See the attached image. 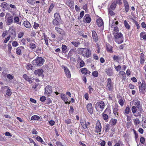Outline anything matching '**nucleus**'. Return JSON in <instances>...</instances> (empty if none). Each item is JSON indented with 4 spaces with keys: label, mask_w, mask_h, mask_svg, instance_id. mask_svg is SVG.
Listing matches in <instances>:
<instances>
[{
    "label": "nucleus",
    "mask_w": 146,
    "mask_h": 146,
    "mask_svg": "<svg viewBox=\"0 0 146 146\" xmlns=\"http://www.w3.org/2000/svg\"><path fill=\"white\" fill-rule=\"evenodd\" d=\"M78 53L84 58H89L91 55V52L89 48H79L78 49Z\"/></svg>",
    "instance_id": "nucleus-1"
},
{
    "label": "nucleus",
    "mask_w": 146,
    "mask_h": 146,
    "mask_svg": "<svg viewBox=\"0 0 146 146\" xmlns=\"http://www.w3.org/2000/svg\"><path fill=\"white\" fill-rule=\"evenodd\" d=\"M139 91L143 94H144L146 91V84L145 81L143 80L141 82H138Z\"/></svg>",
    "instance_id": "nucleus-2"
},
{
    "label": "nucleus",
    "mask_w": 146,
    "mask_h": 146,
    "mask_svg": "<svg viewBox=\"0 0 146 146\" xmlns=\"http://www.w3.org/2000/svg\"><path fill=\"white\" fill-rule=\"evenodd\" d=\"M44 61V59L42 57H38L33 61V64L34 65L39 66H41L43 64Z\"/></svg>",
    "instance_id": "nucleus-3"
},
{
    "label": "nucleus",
    "mask_w": 146,
    "mask_h": 146,
    "mask_svg": "<svg viewBox=\"0 0 146 146\" xmlns=\"http://www.w3.org/2000/svg\"><path fill=\"white\" fill-rule=\"evenodd\" d=\"M104 107L105 104L103 101L98 102L95 105V108L97 111H102L104 109Z\"/></svg>",
    "instance_id": "nucleus-4"
},
{
    "label": "nucleus",
    "mask_w": 146,
    "mask_h": 146,
    "mask_svg": "<svg viewBox=\"0 0 146 146\" xmlns=\"http://www.w3.org/2000/svg\"><path fill=\"white\" fill-rule=\"evenodd\" d=\"M107 85L106 86V89L110 91H113V83L112 81L110 78H108L107 80Z\"/></svg>",
    "instance_id": "nucleus-5"
},
{
    "label": "nucleus",
    "mask_w": 146,
    "mask_h": 146,
    "mask_svg": "<svg viewBox=\"0 0 146 146\" xmlns=\"http://www.w3.org/2000/svg\"><path fill=\"white\" fill-rule=\"evenodd\" d=\"M109 109H106L102 114V118L106 122L108 121V116L107 114H110L111 113Z\"/></svg>",
    "instance_id": "nucleus-6"
},
{
    "label": "nucleus",
    "mask_w": 146,
    "mask_h": 146,
    "mask_svg": "<svg viewBox=\"0 0 146 146\" xmlns=\"http://www.w3.org/2000/svg\"><path fill=\"white\" fill-rule=\"evenodd\" d=\"M44 90L45 95L48 96H50L52 92V87L49 85L45 87Z\"/></svg>",
    "instance_id": "nucleus-7"
},
{
    "label": "nucleus",
    "mask_w": 146,
    "mask_h": 146,
    "mask_svg": "<svg viewBox=\"0 0 146 146\" xmlns=\"http://www.w3.org/2000/svg\"><path fill=\"white\" fill-rule=\"evenodd\" d=\"M6 21L8 25H11L13 21V17L10 16L9 13H7L5 16Z\"/></svg>",
    "instance_id": "nucleus-8"
},
{
    "label": "nucleus",
    "mask_w": 146,
    "mask_h": 146,
    "mask_svg": "<svg viewBox=\"0 0 146 146\" xmlns=\"http://www.w3.org/2000/svg\"><path fill=\"white\" fill-rule=\"evenodd\" d=\"M109 25L111 27H113L116 26L118 23V21H116L115 19H114L113 20H111V17L109 16Z\"/></svg>",
    "instance_id": "nucleus-9"
},
{
    "label": "nucleus",
    "mask_w": 146,
    "mask_h": 146,
    "mask_svg": "<svg viewBox=\"0 0 146 146\" xmlns=\"http://www.w3.org/2000/svg\"><path fill=\"white\" fill-rule=\"evenodd\" d=\"M2 90L4 91L5 89H7L6 91V94L8 96H10L11 94V90L10 88L7 86H5L1 88Z\"/></svg>",
    "instance_id": "nucleus-10"
},
{
    "label": "nucleus",
    "mask_w": 146,
    "mask_h": 146,
    "mask_svg": "<svg viewBox=\"0 0 146 146\" xmlns=\"http://www.w3.org/2000/svg\"><path fill=\"white\" fill-rule=\"evenodd\" d=\"M62 68H64V72L67 77L68 78H70L71 77L70 73L68 68L64 66H62Z\"/></svg>",
    "instance_id": "nucleus-11"
},
{
    "label": "nucleus",
    "mask_w": 146,
    "mask_h": 146,
    "mask_svg": "<svg viewBox=\"0 0 146 146\" xmlns=\"http://www.w3.org/2000/svg\"><path fill=\"white\" fill-rule=\"evenodd\" d=\"M60 97L65 102V103L67 104L68 103L70 104V101L69 102L68 98L67 96L65 94H61L60 95Z\"/></svg>",
    "instance_id": "nucleus-12"
},
{
    "label": "nucleus",
    "mask_w": 146,
    "mask_h": 146,
    "mask_svg": "<svg viewBox=\"0 0 146 146\" xmlns=\"http://www.w3.org/2000/svg\"><path fill=\"white\" fill-rule=\"evenodd\" d=\"M86 108L89 113L92 114L93 113V108L91 104H88L86 106Z\"/></svg>",
    "instance_id": "nucleus-13"
},
{
    "label": "nucleus",
    "mask_w": 146,
    "mask_h": 146,
    "mask_svg": "<svg viewBox=\"0 0 146 146\" xmlns=\"http://www.w3.org/2000/svg\"><path fill=\"white\" fill-rule=\"evenodd\" d=\"M101 125L99 121H98L96 122V130L97 132H100L101 130Z\"/></svg>",
    "instance_id": "nucleus-14"
},
{
    "label": "nucleus",
    "mask_w": 146,
    "mask_h": 146,
    "mask_svg": "<svg viewBox=\"0 0 146 146\" xmlns=\"http://www.w3.org/2000/svg\"><path fill=\"white\" fill-rule=\"evenodd\" d=\"M83 21L84 22L87 23H89L91 21V19L89 15L86 14L85 15L84 17Z\"/></svg>",
    "instance_id": "nucleus-15"
},
{
    "label": "nucleus",
    "mask_w": 146,
    "mask_h": 146,
    "mask_svg": "<svg viewBox=\"0 0 146 146\" xmlns=\"http://www.w3.org/2000/svg\"><path fill=\"white\" fill-rule=\"evenodd\" d=\"M24 48L23 46H20L18 47L16 50V53L18 55H19L21 54L22 52H23L24 50Z\"/></svg>",
    "instance_id": "nucleus-16"
},
{
    "label": "nucleus",
    "mask_w": 146,
    "mask_h": 146,
    "mask_svg": "<svg viewBox=\"0 0 146 146\" xmlns=\"http://www.w3.org/2000/svg\"><path fill=\"white\" fill-rule=\"evenodd\" d=\"M125 12L127 13L129 9L128 3L126 0H123Z\"/></svg>",
    "instance_id": "nucleus-17"
},
{
    "label": "nucleus",
    "mask_w": 146,
    "mask_h": 146,
    "mask_svg": "<svg viewBox=\"0 0 146 146\" xmlns=\"http://www.w3.org/2000/svg\"><path fill=\"white\" fill-rule=\"evenodd\" d=\"M136 106L137 107L140 104V102L139 101L137 100H134L132 102H131L130 104Z\"/></svg>",
    "instance_id": "nucleus-18"
},
{
    "label": "nucleus",
    "mask_w": 146,
    "mask_h": 146,
    "mask_svg": "<svg viewBox=\"0 0 146 146\" xmlns=\"http://www.w3.org/2000/svg\"><path fill=\"white\" fill-rule=\"evenodd\" d=\"M23 78L29 82L30 83H31L33 82L31 78H29V77L26 74H24L23 75Z\"/></svg>",
    "instance_id": "nucleus-19"
},
{
    "label": "nucleus",
    "mask_w": 146,
    "mask_h": 146,
    "mask_svg": "<svg viewBox=\"0 0 146 146\" xmlns=\"http://www.w3.org/2000/svg\"><path fill=\"white\" fill-rule=\"evenodd\" d=\"M113 34L115 38H123V35L120 33H113Z\"/></svg>",
    "instance_id": "nucleus-20"
},
{
    "label": "nucleus",
    "mask_w": 146,
    "mask_h": 146,
    "mask_svg": "<svg viewBox=\"0 0 146 146\" xmlns=\"http://www.w3.org/2000/svg\"><path fill=\"white\" fill-rule=\"evenodd\" d=\"M43 72V70L42 69H38L35 70L34 72V73L35 75L40 76L42 74Z\"/></svg>",
    "instance_id": "nucleus-21"
},
{
    "label": "nucleus",
    "mask_w": 146,
    "mask_h": 146,
    "mask_svg": "<svg viewBox=\"0 0 146 146\" xmlns=\"http://www.w3.org/2000/svg\"><path fill=\"white\" fill-rule=\"evenodd\" d=\"M92 36L94 40V41L96 42L98 40V36L96 32L95 31H92Z\"/></svg>",
    "instance_id": "nucleus-22"
},
{
    "label": "nucleus",
    "mask_w": 146,
    "mask_h": 146,
    "mask_svg": "<svg viewBox=\"0 0 146 146\" xmlns=\"http://www.w3.org/2000/svg\"><path fill=\"white\" fill-rule=\"evenodd\" d=\"M106 72L107 75L109 76H111L113 73V70L111 68L106 69Z\"/></svg>",
    "instance_id": "nucleus-23"
},
{
    "label": "nucleus",
    "mask_w": 146,
    "mask_h": 146,
    "mask_svg": "<svg viewBox=\"0 0 146 146\" xmlns=\"http://www.w3.org/2000/svg\"><path fill=\"white\" fill-rule=\"evenodd\" d=\"M97 24L99 27H101L103 25V22L102 20L99 18L96 21Z\"/></svg>",
    "instance_id": "nucleus-24"
},
{
    "label": "nucleus",
    "mask_w": 146,
    "mask_h": 146,
    "mask_svg": "<svg viewBox=\"0 0 146 146\" xmlns=\"http://www.w3.org/2000/svg\"><path fill=\"white\" fill-rule=\"evenodd\" d=\"M1 7L5 9H8L9 8V5L5 2H3L2 3L1 5Z\"/></svg>",
    "instance_id": "nucleus-25"
},
{
    "label": "nucleus",
    "mask_w": 146,
    "mask_h": 146,
    "mask_svg": "<svg viewBox=\"0 0 146 146\" xmlns=\"http://www.w3.org/2000/svg\"><path fill=\"white\" fill-rule=\"evenodd\" d=\"M24 26L28 28H30L31 27V25L28 21H25L23 23Z\"/></svg>",
    "instance_id": "nucleus-26"
},
{
    "label": "nucleus",
    "mask_w": 146,
    "mask_h": 146,
    "mask_svg": "<svg viewBox=\"0 0 146 146\" xmlns=\"http://www.w3.org/2000/svg\"><path fill=\"white\" fill-rule=\"evenodd\" d=\"M82 74H86L88 73H90V72L87 69L85 68H82L80 69Z\"/></svg>",
    "instance_id": "nucleus-27"
},
{
    "label": "nucleus",
    "mask_w": 146,
    "mask_h": 146,
    "mask_svg": "<svg viewBox=\"0 0 146 146\" xmlns=\"http://www.w3.org/2000/svg\"><path fill=\"white\" fill-rule=\"evenodd\" d=\"M123 38H115V41L118 44H121L123 42Z\"/></svg>",
    "instance_id": "nucleus-28"
},
{
    "label": "nucleus",
    "mask_w": 146,
    "mask_h": 146,
    "mask_svg": "<svg viewBox=\"0 0 146 146\" xmlns=\"http://www.w3.org/2000/svg\"><path fill=\"white\" fill-rule=\"evenodd\" d=\"M106 50L110 53L112 52V47L109 44H106Z\"/></svg>",
    "instance_id": "nucleus-29"
},
{
    "label": "nucleus",
    "mask_w": 146,
    "mask_h": 146,
    "mask_svg": "<svg viewBox=\"0 0 146 146\" xmlns=\"http://www.w3.org/2000/svg\"><path fill=\"white\" fill-rule=\"evenodd\" d=\"M117 121L116 119L112 118L110 121L109 123L111 125H115L117 122Z\"/></svg>",
    "instance_id": "nucleus-30"
},
{
    "label": "nucleus",
    "mask_w": 146,
    "mask_h": 146,
    "mask_svg": "<svg viewBox=\"0 0 146 146\" xmlns=\"http://www.w3.org/2000/svg\"><path fill=\"white\" fill-rule=\"evenodd\" d=\"M20 20L19 17L17 16H15L14 18V22L20 25L19 22Z\"/></svg>",
    "instance_id": "nucleus-31"
},
{
    "label": "nucleus",
    "mask_w": 146,
    "mask_h": 146,
    "mask_svg": "<svg viewBox=\"0 0 146 146\" xmlns=\"http://www.w3.org/2000/svg\"><path fill=\"white\" fill-rule=\"evenodd\" d=\"M80 123L84 129H87L86 122L85 121L81 120L80 121Z\"/></svg>",
    "instance_id": "nucleus-32"
},
{
    "label": "nucleus",
    "mask_w": 146,
    "mask_h": 146,
    "mask_svg": "<svg viewBox=\"0 0 146 146\" xmlns=\"http://www.w3.org/2000/svg\"><path fill=\"white\" fill-rule=\"evenodd\" d=\"M56 31L60 34H62L63 33V31L61 29L56 27L55 28Z\"/></svg>",
    "instance_id": "nucleus-33"
},
{
    "label": "nucleus",
    "mask_w": 146,
    "mask_h": 146,
    "mask_svg": "<svg viewBox=\"0 0 146 146\" xmlns=\"http://www.w3.org/2000/svg\"><path fill=\"white\" fill-rule=\"evenodd\" d=\"M124 25L127 29L129 30L130 28V26L129 24L126 20L124 21Z\"/></svg>",
    "instance_id": "nucleus-34"
},
{
    "label": "nucleus",
    "mask_w": 146,
    "mask_h": 146,
    "mask_svg": "<svg viewBox=\"0 0 146 146\" xmlns=\"http://www.w3.org/2000/svg\"><path fill=\"white\" fill-rule=\"evenodd\" d=\"M140 36L144 40H146V34L145 32H141L140 34Z\"/></svg>",
    "instance_id": "nucleus-35"
},
{
    "label": "nucleus",
    "mask_w": 146,
    "mask_h": 146,
    "mask_svg": "<svg viewBox=\"0 0 146 146\" xmlns=\"http://www.w3.org/2000/svg\"><path fill=\"white\" fill-rule=\"evenodd\" d=\"M30 143V145L31 146H38L36 144L32 139L29 138V139Z\"/></svg>",
    "instance_id": "nucleus-36"
},
{
    "label": "nucleus",
    "mask_w": 146,
    "mask_h": 146,
    "mask_svg": "<svg viewBox=\"0 0 146 146\" xmlns=\"http://www.w3.org/2000/svg\"><path fill=\"white\" fill-rule=\"evenodd\" d=\"M54 16L55 18L54 19L60 20V17L59 14L58 13H55L54 14Z\"/></svg>",
    "instance_id": "nucleus-37"
},
{
    "label": "nucleus",
    "mask_w": 146,
    "mask_h": 146,
    "mask_svg": "<svg viewBox=\"0 0 146 146\" xmlns=\"http://www.w3.org/2000/svg\"><path fill=\"white\" fill-rule=\"evenodd\" d=\"M130 111V108L128 106H127L124 111V114L126 115L129 114Z\"/></svg>",
    "instance_id": "nucleus-38"
},
{
    "label": "nucleus",
    "mask_w": 146,
    "mask_h": 146,
    "mask_svg": "<svg viewBox=\"0 0 146 146\" xmlns=\"http://www.w3.org/2000/svg\"><path fill=\"white\" fill-rule=\"evenodd\" d=\"M60 21V20H57L54 19L52 23L54 25H60L59 22Z\"/></svg>",
    "instance_id": "nucleus-39"
},
{
    "label": "nucleus",
    "mask_w": 146,
    "mask_h": 146,
    "mask_svg": "<svg viewBox=\"0 0 146 146\" xmlns=\"http://www.w3.org/2000/svg\"><path fill=\"white\" fill-rule=\"evenodd\" d=\"M40 118V117L39 116L36 115H34L31 117V119L32 120H36L39 119Z\"/></svg>",
    "instance_id": "nucleus-40"
},
{
    "label": "nucleus",
    "mask_w": 146,
    "mask_h": 146,
    "mask_svg": "<svg viewBox=\"0 0 146 146\" xmlns=\"http://www.w3.org/2000/svg\"><path fill=\"white\" fill-rule=\"evenodd\" d=\"M118 109L117 107H116L113 109V113L115 115H118Z\"/></svg>",
    "instance_id": "nucleus-41"
},
{
    "label": "nucleus",
    "mask_w": 146,
    "mask_h": 146,
    "mask_svg": "<svg viewBox=\"0 0 146 146\" xmlns=\"http://www.w3.org/2000/svg\"><path fill=\"white\" fill-rule=\"evenodd\" d=\"M36 139L37 141L41 143L42 144H44L45 143L43 141L42 139L39 136H37Z\"/></svg>",
    "instance_id": "nucleus-42"
},
{
    "label": "nucleus",
    "mask_w": 146,
    "mask_h": 146,
    "mask_svg": "<svg viewBox=\"0 0 146 146\" xmlns=\"http://www.w3.org/2000/svg\"><path fill=\"white\" fill-rule=\"evenodd\" d=\"M71 43H72L76 47H77L78 45L80 44V42L78 41L72 42H71Z\"/></svg>",
    "instance_id": "nucleus-43"
},
{
    "label": "nucleus",
    "mask_w": 146,
    "mask_h": 146,
    "mask_svg": "<svg viewBox=\"0 0 146 146\" xmlns=\"http://www.w3.org/2000/svg\"><path fill=\"white\" fill-rule=\"evenodd\" d=\"M29 46L31 49L33 50L36 48V46L35 44L31 43L30 44Z\"/></svg>",
    "instance_id": "nucleus-44"
},
{
    "label": "nucleus",
    "mask_w": 146,
    "mask_h": 146,
    "mask_svg": "<svg viewBox=\"0 0 146 146\" xmlns=\"http://www.w3.org/2000/svg\"><path fill=\"white\" fill-rule=\"evenodd\" d=\"M67 48V46L64 45H62V52L66 53V50Z\"/></svg>",
    "instance_id": "nucleus-45"
},
{
    "label": "nucleus",
    "mask_w": 146,
    "mask_h": 146,
    "mask_svg": "<svg viewBox=\"0 0 146 146\" xmlns=\"http://www.w3.org/2000/svg\"><path fill=\"white\" fill-rule=\"evenodd\" d=\"M116 7V3L114 1L113 2L111 5L110 7L112 9H115Z\"/></svg>",
    "instance_id": "nucleus-46"
},
{
    "label": "nucleus",
    "mask_w": 146,
    "mask_h": 146,
    "mask_svg": "<svg viewBox=\"0 0 146 146\" xmlns=\"http://www.w3.org/2000/svg\"><path fill=\"white\" fill-rule=\"evenodd\" d=\"M54 4L53 3H52L51 4L48 11V12L49 13H50V12L52 11L54 7Z\"/></svg>",
    "instance_id": "nucleus-47"
},
{
    "label": "nucleus",
    "mask_w": 146,
    "mask_h": 146,
    "mask_svg": "<svg viewBox=\"0 0 146 146\" xmlns=\"http://www.w3.org/2000/svg\"><path fill=\"white\" fill-rule=\"evenodd\" d=\"M108 11L109 14L110 16H113L115 15V13L111 10L110 9H109Z\"/></svg>",
    "instance_id": "nucleus-48"
},
{
    "label": "nucleus",
    "mask_w": 146,
    "mask_h": 146,
    "mask_svg": "<svg viewBox=\"0 0 146 146\" xmlns=\"http://www.w3.org/2000/svg\"><path fill=\"white\" fill-rule=\"evenodd\" d=\"M66 3L67 5L70 6H72V2L70 0H66Z\"/></svg>",
    "instance_id": "nucleus-49"
},
{
    "label": "nucleus",
    "mask_w": 146,
    "mask_h": 146,
    "mask_svg": "<svg viewBox=\"0 0 146 146\" xmlns=\"http://www.w3.org/2000/svg\"><path fill=\"white\" fill-rule=\"evenodd\" d=\"M92 75L94 76L97 77L98 76V73L97 71H94L92 72Z\"/></svg>",
    "instance_id": "nucleus-50"
},
{
    "label": "nucleus",
    "mask_w": 146,
    "mask_h": 146,
    "mask_svg": "<svg viewBox=\"0 0 146 146\" xmlns=\"http://www.w3.org/2000/svg\"><path fill=\"white\" fill-rule=\"evenodd\" d=\"M7 78L9 80H12L13 79L14 76L13 75V74H8L7 76Z\"/></svg>",
    "instance_id": "nucleus-51"
},
{
    "label": "nucleus",
    "mask_w": 146,
    "mask_h": 146,
    "mask_svg": "<svg viewBox=\"0 0 146 146\" xmlns=\"http://www.w3.org/2000/svg\"><path fill=\"white\" fill-rule=\"evenodd\" d=\"M115 68L117 71H118L121 70V66L120 65H119L117 66H115Z\"/></svg>",
    "instance_id": "nucleus-52"
},
{
    "label": "nucleus",
    "mask_w": 146,
    "mask_h": 146,
    "mask_svg": "<svg viewBox=\"0 0 146 146\" xmlns=\"http://www.w3.org/2000/svg\"><path fill=\"white\" fill-rule=\"evenodd\" d=\"M12 45L14 47H16L19 45V44L17 41H14L12 42Z\"/></svg>",
    "instance_id": "nucleus-53"
},
{
    "label": "nucleus",
    "mask_w": 146,
    "mask_h": 146,
    "mask_svg": "<svg viewBox=\"0 0 146 146\" xmlns=\"http://www.w3.org/2000/svg\"><path fill=\"white\" fill-rule=\"evenodd\" d=\"M133 121L134 123L136 125L139 124L140 122L139 119L137 118L134 119L133 120Z\"/></svg>",
    "instance_id": "nucleus-54"
},
{
    "label": "nucleus",
    "mask_w": 146,
    "mask_h": 146,
    "mask_svg": "<svg viewBox=\"0 0 146 146\" xmlns=\"http://www.w3.org/2000/svg\"><path fill=\"white\" fill-rule=\"evenodd\" d=\"M39 27V25L38 24L35 22L34 23V25H33V27L34 29H36L38 28Z\"/></svg>",
    "instance_id": "nucleus-55"
},
{
    "label": "nucleus",
    "mask_w": 146,
    "mask_h": 146,
    "mask_svg": "<svg viewBox=\"0 0 146 146\" xmlns=\"http://www.w3.org/2000/svg\"><path fill=\"white\" fill-rule=\"evenodd\" d=\"M118 102L121 106H122L123 105L124 101L122 99H120L118 101Z\"/></svg>",
    "instance_id": "nucleus-56"
},
{
    "label": "nucleus",
    "mask_w": 146,
    "mask_h": 146,
    "mask_svg": "<svg viewBox=\"0 0 146 146\" xmlns=\"http://www.w3.org/2000/svg\"><path fill=\"white\" fill-rule=\"evenodd\" d=\"M70 61L73 64H75L76 62V60L75 58H74L71 57L70 58Z\"/></svg>",
    "instance_id": "nucleus-57"
},
{
    "label": "nucleus",
    "mask_w": 146,
    "mask_h": 146,
    "mask_svg": "<svg viewBox=\"0 0 146 146\" xmlns=\"http://www.w3.org/2000/svg\"><path fill=\"white\" fill-rule=\"evenodd\" d=\"M132 112L134 113L136 112L137 109L134 106H132L131 109Z\"/></svg>",
    "instance_id": "nucleus-58"
},
{
    "label": "nucleus",
    "mask_w": 146,
    "mask_h": 146,
    "mask_svg": "<svg viewBox=\"0 0 146 146\" xmlns=\"http://www.w3.org/2000/svg\"><path fill=\"white\" fill-rule=\"evenodd\" d=\"M113 28H114L113 29V33H118V27L117 26H115L113 27Z\"/></svg>",
    "instance_id": "nucleus-59"
},
{
    "label": "nucleus",
    "mask_w": 146,
    "mask_h": 146,
    "mask_svg": "<svg viewBox=\"0 0 146 146\" xmlns=\"http://www.w3.org/2000/svg\"><path fill=\"white\" fill-rule=\"evenodd\" d=\"M55 146H64L60 142L57 141L56 143Z\"/></svg>",
    "instance_id": "nucleus-60"
},
{
    "label": "nucleus",
    "mask_w": 146,
    "mask_h": 146,
    "mask_svg": "<svg viewBox=\"0 0 146 146\" xmlns=\"http://www.w3.org/2000/svg\"><path fill=\"white\" fill-rule=\"evenodd\" d=\"M27 2L31 4H33L35 3V0H27Z\"/></svg>",
    "instance_id": "nucleus-61"
},
{
    "label": "nucleus",
    "mask_w": 146,
    "mask_h": 146,
    "mask_svg": "<svg viewBox=\"0 0 146 146\" xmlns=\"http://www.w3.org/2000/svg\"><path fill=\"white\" fill-rule=\"evenodd\" d=\"M140 141L142 144H144L145 142V138L143 137H141L140 139Z\"/></svg>",
    "instance_id": "nucleus-62"
},
{
    "label": "nucleus",
    "mask_w": 146,
    "mask_h": 146,
    "mask_svg": "<svg viewBox=\"0 0 146 146\" xmlns=\"http://www.w3.org/2000/svg\"><path fill=\"white\" fill-rule=\"evenodd\" d=\"M46 104H48L50 103H51L52 102V101L49 98H48L46 100Z\"/></svg>",
    "instance_id": "nucleus-63"
},
{
    "label": "nucleus",
    "mask_w": 146,
    "mask_h": 146,
    "mask_svg": "<svg viewBox=\"0 0 146 146\" xmlns=\"http://www.w3.org/2000/svg\"><path fill=\"white\" fill-rule=\"evenodd\" d=\"M119 74L121 75L124 77L125 76L126 74L125 72L123 71H121L119 72Z\"/></svg>",
    "instance_id": "nucleus-64"
}]
</instances>
